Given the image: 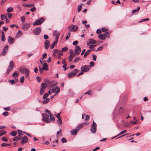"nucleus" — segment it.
Here are the masks:
<instances>
[{
    "instance_id": "obj_1",
    "label": "nucleus",
    "mask_w": 151,
    "mask_h": 151,
    "mask_svg": "<svg viewBox=\"0 0 151 151\" xmlns=\"http://www.w3.org/2000/svg\"><path fill=\"white\" fill-rule=\"evenodd\" d=\"M52 52H53V56L59 58H60V56H62L63 55V53L61 51L57 50L54 49Z\"/></svg>"
},
{
    "instance_id": "obj_2",
    "label": "nucleus",
    "mask_w": 151,
    "mask_h": 151,
    "mask_svg": "<svg viewBox=\"0 0 151 151\" xmlns=\"http://www.w3.org/2000/svg\"><path fill=\"white\" fill-rule=\"evenodd\" d=\"M45 19L43 18H41L39 19L36 20L35 22L33 23L34 26L36 25H40L44 21Z\"/></svg>"
},
{
    "instance_id": "obj_3",
    "label": "nucleus",
    "mask_w": 151,
    "mask_h": 151,
    "mask_svg": "<svg viewBox=\"0 0 151 151\" xmlns=\"http://www.w3.org/2000/svg\"><path fill=\"white\" fill-rule=\"evenodd\" d=\"M19 140L21 141V144L23 145L27 143L28 141V139L27 137L24 135L23 137L20 136Z\"/></svg>"
},
{
    "instance_id": "obj_4",
    "label": "nucleus",
    "mask_w": 151,
    "mask_h": 151,
    "mask_svg": "<svg viewBox=\"0 0 151 151\" xmlns=\"http://www.w3.org/2000/svg\"><path fill=\"white\" fill-rule=\"evenodd\" d=\"M79 71V70L75 69L70 73H68V76L69 78H72L75 76Z\"/></svg>"
},
{
    "instance_id": "obj_5",
    "label": "nucleus",
    "mask_w": 151,
    "mask_h": 151,
    "mask_svg": "<svg viewBox=\"0 0 151 151\" xmlns=\"http://www.w3.org/2000/svg\"><path fill=\"white\" fill-rule=\"evenodd\" d=\"M42 116L43 118L42 119V120L45 121L46 123H49L50 122V120L49 119V115H47L45 114H42Z\"/></svg>"
},
{
    "instance_id": "obj_6",
    "label": "nucleus",
    "mask_w": 151,
    "mask_h": 151,
    "mask_svg": "<svg viewBox=\"0 0 151 151\" xmlns=\"http://www.w3.org/2000/svg\"><path fill=\"white\" fill-rule=\"evenodd\" d=\"M91 130L92 133H94L96 132V124L95 122L93 121V124L91 125Z\"/></svg>"
},
{
    "instance_id": "obj_7",
    "label": "nucleus",
    "mask_w": 151,
    "mask_h": 151,
    "mask_svg": "<svg viewBox=\"0 0 151 151\" xmlns=\"http://www.w3.org/2000/svg\"><path fill=\"white\" fill-rule=\"evenodd\" d=\"M60 91V89L59 87L57 86L51 89V92L52 93H55V95H57Z\"/></svg>"
},
{
    "instance_id": "obj_8",
    "label": "nucleus",
    "mask_w": 151,
    "mask_h": 151,
    "mask_svg": "<svg viewBox=\"0 0 151 151\" xmlns=\"http://www.w3.org/2000/svg\"><path fill=\"white\" fill-rule=\"evenodd\" d=\"M107 34H109V33L108 32H105L104 34L99 35H98V37L101 40H104L107 37Z\"/></svg>"
},
{
    "instance_id": "obj_9",
    "label": "nucleus",
    "mask_w": 151,
    "mask_h": 151,
    "mask_svg": "<svg viewBox=\"0 0 151 151\" xmlns=\"http://www.w3.org/2000/svg\"><path fill=\"white\" fill-rule=\"evenodd\" d=\"M76 48L74 52L76 55H78L81 51V49L78 45L76 46Z\"/></svg>"
},
{
    "instance_id": "obj_10",
    "label": "nucleus",
    "mask_w": 151,
    "mask_h": 151,
    "mask_svg": "<svg viewBox=\"0 0 151 151\" xmlns=\"http://www.w3.org/2000/svg\"><path fill=\"white\" fill-rule=\"evenodd\" d=\"M89 70L88 65H85L82 66L81 68V70L82 72H86L88 71Z\"/></svg>"
},
{
    "instance_id": "obj_11",
    "label": "nucleus",
    "mask_w": 151,
    "mask_h": 151,
    "mask_svg": "<svg viewBox=\"0 0 151 151\" xmlns=\"http://www.w3.org/2000/svg\"><path fill=\"white\" fill-rule=\"evenodd\" d=\"M8 49V46L7 45H6L4 46L3 50V52L1 53V55H2L4 56L6 55L7 51Z\"/></svg>"
},
{
    "instance_id": "obj_12",
    "label": "nucleus",
    "mask_w": 151,
    "mask_h": 151,
    "mask_svg": "<svg viewBox=\"0 0 151 151\" xmlns=\"http://www.w3.org/2000/svg\"><path fill=\"white\" fill-rule=\"evenodd\" d=\"M41 31L40 27H37L35 28L34 31V33L35 35H38Z\"/></svg>"
},
{
    "instance_id": "obj_13",
    "label": "nucleus",
    "mask_w": 151,
    "mask_h": 151,
    "mask_svg": "<svg viewBox=\"0 0 151 151\" xmlns=\"http://www.w3.org/2000/svg\"><path fill=\"white\" fill-rule=\"evenodd\" d=\"M57 82L55 81H51L49 82L48 85L50 87H52L56 85Z\"/></svg>"
},
{
    "instance_id": "obj_14",
    "label": "nucleus",
    "mask_w": 151,
    "mask_h": 151,
    "mask_svg": "<svg viewBox=\"0 0 151 151\" xmlns=\"http://www.w3.org/2000/svg\"><path fill=\"white\" fill-rule=\"evenodd\" d=\"M14 41V38L10 36H9L8 38V41L10 45L12 44Z\"/></svg>"
},
{
    "instance_id": "obj_15",
    "label": "nucleus",
    "mask_w": 151,
    "mask_h": 151,
    "mask_svg": "<svg viewBox=\"0 0 151 151\" xmlns=\"http://www.w3.org/2000/svg\"><path fill=\"white\" fill-rule=\"evenodd\" d=\"M50 42L48 40H46L44 42L45 44V49L47 50L48 49L49 47Z\"/></svg>"
},
{
    "instance_id": "obj_16",
    "label": "nucleus",
    "mask_w": 151,
    "mask_h": 151,
    "mask_svg": "<svg viewBox=\"0 0 151 151\" xmlns=\"http://www.w3.org/2000/svg\"><path fill=\"white\" fill-rule=\"evenodd\" d=\"M30 26L29 23H25L23 26V29L24 30H27L30 27Z\"/></svg>"
},
{
    "instance_id": "obj_17",
    "label": "nucleus",
    "mask_w": 151,
    "mask_h": 151,
    "mask_svg": "<svg viewBox=\"0 0 151 151\" xmlns=\"http://www.w3.org/2000/svg\"><path fill=\"white\" fill-rule=\"evenodd\" d=\"M72 27V30L73 31H76L78 28V27L77 25H73L71 26H70L68 27L69 28H70V27Z\"/></svg>"
},
{
    "instance_id": "obj_18",
    "label": "nucleus",
    "mask_w": 151,
    "mask_h": 151,
    "mask_svg": "<svg viewBox=\"0 0 151 151\" xmlns=\"http://www.w3.org/2000/svg\"><path fill=\"white\" fill-rule=\"evenodd\" d=\"M78 131L76 129V128L75 129L72 130L71 131V134L73 135H76Z\"/></svg>"
},
{
    "instance_id": "obj_19",
    "label": "nucleus",
    "mask_w": 151,
    "mask_h": 151,
    "mask_svg": "<svg viewBox=\"0 0 151 151\" xmlns=\"http://www.w3.org/2000/svg\"><path fill=\"white\" fill-rule=\"evenodd\" d=\"M43 69L46 70H47L48 69V66L47 64L45 63H44L43 65L42 66Z\"/></svg>"
},
{
    "instance_id": "obj_20",
    "label": "nucleus",
    "mask_w": 151,
    "mask_h": 151,
    "mask_svg": "<svg viewBox=\"0 0 151 151\" xmlns=\"http://www.w3.org/2000/svg\"><path fill=\"white\" fill-rule=\"evenodd\" d=\"M13 61L11 60L9 63V65L8 66V68H11V69H13Z\"/></svg>"
},
{
    "instance_id": "obj_21",
    "label": "nucleus",
    "mask_w": 151,
    "mask_h": 151,
    "mask_svg": "<svg viewBox=\"0 0 151 151\" xmlns=\"http://www.w3.org/2000/svg\"><path fill=\"white\" fill-rule=\"evenodd\" d=\"M44 100L42 101V102L43 104H46L48 103L50 99L49 98L46 99H44Z\"/></svg>"
},
{
    "instance_id": "obj_22",
    "label": "nucleus",
    "mask_w": 151,
    "mask_h": 151,
    "mask_svg": "<svg viewBox=\"0 0 151 151\" xmlns=\"http://www.w3.org/2000/svg\"><path fill=\"white\" fill-rule=\"evenodd\" d=\"M89 43L91 44H95L96 43V41L92 38L89 39Z\"/></svg>"
},
{
    "instance_id": "obj_23",
    "label": "nucleus",
    "mask_w": 151,
    "mask_h": 151,
    "mask_svg": "<svg viewBox=\"0 0 151 151\" xmlns=\"http://www.w3.org/2000/svg\"><path fill=\"white\" fill-rule=\"evenodd\" d=\"M5 40V35L4 32H2L1 41L4 42Z\"/></svg>"
},
{
    "instance_id": "obj_24",
    "label": "nucleus",
    "mask_w": 151,
    "mask_h": 151,
    "mask_svg": "<svg viewBox=\"0 0 151 151\" xmlns=\"http://www.w3.org/2000/svg\"><path fill=\"white\" fill-rule=\"evenodd\" d=\"M7 18V16L6 14L2 15L1 17V18L2 20H4L5 19H6Z\"/></svg>"
},
{
    "instance_id": "obj_25",
    "label": "nucleus",
    "mask_w": 151,
    "mask_h": 151,
    "mask_svg": "<svg viewBox=\"0 0 151 151\" xmlns=\"http://www.w3.org/2000/svg\"><path fill=\"white\" fill-rule=\"evenodd\" d=\"M54 35L55 36V37H59L60 33L59 32H57L56 31H55L54 32Z\"/></svg>"
},
{
    "instance_id": "obj_26",
    "label": "nucleus",
    "mask_w": 151,
    "mask_h": 151,
    "mask_svg": "<svg viewBox=\"0 0 151 151\" xmlns=\"http://www.w3.org/2000/svg\"><path fill=\"white\" fill-rule=\"evenodd\" d=\"M83 125L81 124L79 125L76 128L78 131L83 127Z\"/></svg>"
},
{
    "instance_id": "obj_27",
    "label": "nucleus",
    "mask_w": 151,
    "mask_h": 151,
    "mask_svg": "<svg viewBox=\"0 0 151 151\" xmlns=\"http://www.w3.org/2000/svg\"><path fill=\"white\" fill-rule=\"evenodd\" d=\"M56 44V41H55L50 46V47L51 49H52L54 48V46Z\"/></svg>"
},
{
    "instance_id": "obj_28",
    "label": "nucleus",
    "mask_w": 151,
    "mask_h": 151,
    "mask_svg": "<svg viewBox=\"0 0 151 151\" xmlns=\"http://www.w3.org/2000/svg\"><path fill=\"white\" fill-rule=\"evenodd\" d=\"M26 69L24 68L23 67H20L19 68V71L22 73H23L25 71V70Z\"/></svg>"
},
{
    "instance_id": "obj_29",
    "label": "nucleus",
    "mask_w": 151,
    "mask_h": 151,
    "mask_svg": "<svg viewBox=\"0 0 151 151\" xmlns=\"http://www.w3.org/2000/svg\"><path fill=\"white\" fill-rule=\"evenodd\" d=\"M19 74V72H15L12 74V75L14 77H16Z\"/></svg>"
},
{
    "instance_id": "obj_30",
    "label": "nucleus",
    "mask_w": 151,
    "mask_h": 151,
    "mask_svg": "<svg viewBox=\"0 0 151 151\" xmlns=\"http://www.w3.org/2000/svg\"><path fill=\"white\" fill-rule=\"evenodd\" d=\"M127 131V130H124L122 131H121L116 136H118L120 135H121L122 134H124L126 133Z\"/></svg>"
},
{
    "instance_id": "obj_31",
    "label": "nucleus",
    "mask_w": 151,
    "mask_h": 151,
    "mask_svg": "<svg viewBox=\"0 0 151 151\" xmlns=\"http://www.w3.org/2000/svg\"><path fill=\"white\" fill-rule=\"evenodd\" d=\"M49 95L47 93H45L43 96V99H47V97Z\"/></svg>"
},
{
    "instance_id": "obj_32",
    "label": "nucleus",
    "mask_w": 151,
    "mask_h": 151,
    "mask_svg": "<svg viewBox=\"0 0 151 151\" xmlns=\"http://www.w3.org/2000/svg\"><path fill=\"white\" fill-rule=\"evenodd\" d=\"M6 132L4 130H1L0 131V137L5 134Z\"/></svg>"
},
{
    "instance_id": "obj_33",
    "label": "nucleus",
    "mask_w": 151,
    "mask_h": 151,
    "mask_svg": "<svg viewBox=\"0 0 151 151\" xmlns=\"http://www.w3.org/2000/svg\"><path fill=\"white\" fill-rule=\"evenodd\" d=\"M11 144H7L3 143L1 145V146L2 147H6L7 145H10Z\"/></svg>"
},
{
    "instance_id": "obj_34",
    "label": "nucleus",
    "mask_w": 151,
    "mask_h": 151,
    "mask_svg": "<svg viewBox=\"0 0 151 151\" xmlns=\"http://www.w3.org/2000/svg\"><path fill=\"white\" fill-rule=\"evenodd\" d=\"M20 135H18L17 137H15L13 139L14 141H17L18 140H19Z\"/></svg>"
},
{
    "instance_id": "obj_35",
    "label": "nucleus",
    "mask_w": 151,
    "mask_h": 151,
    "mask_svg": "<svg viewBox=\"0 0 151 151\" xmlns=\"http://www.w3.org/2000/svg\"><path fill=\"white\" fill-rule=\"evenodd\" d=\"M69 52L70 53V55H73L74 56L75 54V55L72 49H70L69 50Z\"/></svg>"
},
{
    "instance_id": "obj_36",
    "label": "nucleus",
    "mask_w": 151,
    "mask_h": 151,
    "mask_svg": "<svg viewBox=\"0 0 151 151\" xmlns=\"http://www.w3.org/2000/svg\"><path fill=\"white\" fill-rule=\"evenodd\" d=\"M73 56L70 55L68 56V58L69 61L70 62H71L73 60Z\"/></svg>"
},
{
    "instance_id": "obj_37",
    "label": "nucleus",
    "mask_w": 151,
    "mask_h": 151,
    "mask_svg": "<svg viewBox=\"0 0 151 151\" xmlns=\"http://www.w3.org/2000/svg\"><path fill=\"white\" fill-rule=\"evenodd\" d=\"M13 11V9L12 7H9L7 9V11L8 12H12Z\"/></svg>"
},
{
    "instance_id": "obj_38",
    "label": "nucleus",
    "mask_w": 151,
    "mask_h": 151,
    "mask_svg": "<svg viewBox=\"0 0 151 151\" xmlns=\"http://www.w3.org/2000/svg\"><path fill=\"white\" fill-rule=\"evenodd\" d=\"M24 72L26 75V77H27V76H28L29 75V71L28 70L26 69L25 70Z\"/></svg>"
},
{
    "instance_id": "obj_39",
    "label": "nucleus",
    "mask_w": 151,
    "mask_h": 151,
    "mask_svg": "<svg viewBox=\"0 0 151 151\" xmlns=\"http://www.w3.org/2000/svg\"><path fill=\"white\" fill-rule=\"evenodd\" d=\"M84 94H88V95H91L92 94L91 91V90H89L85 93H84Z\"/></svg>"
},
{
    "instance_id": "obj_40",
    "label": "nucleus",
    "mask_w": 151,
    "mask_h": 151,
    "mask_svg": "<svg viewBox=\"0 0 151 151\" xmlns=\"http://www.w3.org/2000/svg\"><path fill=\"white\" fill-rule=\"evenodd\" d=\"M11 135L13 136H15L17 134V132L15 131L12 132L11 133Z\"/></svg>"
},
{
    "instance_id": "obj_41",
    "label": "nucleus",
    "mask_w": 151,
    "mask_h": 151,
    "mask_svg": "<svg viewBox=\"0 0 151 151\" xmlns=\"http://www.w3.org/2000/svg\"><path fill=\"white\" fill-rule=\"evenodd\" d=\"M149 19L148 18H145L142 19L140 20L139 21V22H144L145 21H147L149 20Z\"/></svg>"
},
{
    "instance_id": "obj_42",
    "label": "nucleus",
    "mask_w": 151,
    "mask_h": 151,
    "mask_svg": "<svg viewBox=\"0 0 151 151\" xmlns=\"http://www.w3.org/2000/svg\"><path fill=\"white\" fill-rule=\"evenodd\" d=\"M81 60V59L80 58L76 57L74 59L73 61L74 62H76L79 60Z\"/></svg>"
},
{
    "instance_id": "obj_43",
    "label": "nucleus",
    "mask_w": 151,
    "mask_h": 151,
    "mask_svg": "<svg viewBox=\"0 0 151 151\" xmlns=\"http://www.w3.org/2000/svg\"><path fill=\"white\" fill-rule=\"evenodd\" d=\"M41 88H42V89H44V88H45L46 87V84L45 83H42L41 84Z\"/></svg>"
},
{
    "instance_id": "obj_44",
    "label": "nucleus",
    "mask_w": 151,
    "mask_h": 151,
    "mask_svg": "<svg viewBox=\"0 0 151 151\" xmlns=\"http://www.w3.org/2000/svg\"><path fill=\"white\" fill-rule=\"evenodd\" d=\"M22 32L19 30H18L17 34V35L18 37H20L22 35Z\"/></svg>"
},
{
    "instance_id": "obj_45",
    "label": "nucleus",
    "mask_w": 151,
    "mask_h": 151,
    "mask_svg": "<svg viewBox=\"0 0 151 151\" xmlns=\"http://www.w3.org/2000/svg\"><path fill=\"white\" fill-rule=\"evenodd\" d=\"M68 50V48L66 47H64L62 49L61 52H65Z\"/></svg>"
},
{
    "instance_id": "obj_46",
    "label": "nucleus",
    "mask_w": 151,
    "mask_h": 151,
    "mask_svg": "<svg viewBox=\"0 0 151 151\" xmlns=\"http://www.w3.org/2000/svg\"><path fill=\"white\" fill-rule=\"evenodd\" d=\"M91 51H92V50H88L86 52L85 54L87 56L90 54Z\"/></svg>"
},
{
    "instance_id": "obj_47",
    "label": "nucleus",
    "mask_w": 151,
    "mask_h": 151,
    "mask_svg": "<svg viewBox=\"0 0 151 151\" xmlns=\"http://www.w3.org/2000/svg\"><path fill=\"white\" fill-rule=\"evenodd\" d=\"M57 122L58 124H61L62 123V122L61 119L60 118L58 119L57 120Z\"/></svg>"
},
{
    "instance_id": "obj_48",
    "label": "nucleus",
    "mask_w": 151,
    "mask_h": 151,
    "mask_svg": "<svg viewBox=\"0 0 151 151\" xmlns=\"http://www.w3.org/2000/svg\"><path fill=\"white\" fill-rule=\"evenodd\" d=\"M25 17L24 16H23L21 18V21L22 22H25Z\"/></svg>"
},
{
    "instance_id": "obj_49",
    "label": "nucleus",
    "mask_w": 151,
    "mask_h": 151,
    "mask_svg": "<svg viewBox=\"0 0 151 151\" xmlns=\"http://www.w3.org/2000/svg\"><path fill=\"white\" fill-rule=\"evenodd\" d=\"M61 141L62 143H65L67 142L66 139L65 138H63L61 139Z\"/></svg>"
},
{
    "instance_id": "obj_50",
    "label": "nucleus",
    "mask_w": 151,
    "mask_h": 151,
    "mask_svg": "<svg viewBox=\"0 0 151 151\" xmlns=\"http://www.w3.org/2000/svg\"><path fill=\"white\" fill-rule=\"evenodd\" d=\"M45 112L46 113L47 112L50 115V117H51V116H52V114L51 112L49 110H48L47 109H46L45 110Z\"/></svg>"
},
{
    "instance_id": "obj_51",
    "label": "nucleus",
    "mask_w": 151,
    "mask_h": 151,
    "mask_svg": "<svg viewBox=\"0 0 151 151\" xmlns=\"http://www.w3.org/2000/svg\"><path fill=\"white\" fill-rule=\"evenodd\" d=\"M45 90L44 89L41 88L40 91V94L42 95L44 92Z\"/></svg>"
},
{
    "instance_id": "obj_52",
    "label": "nucleus",
    "mask_w": 151,
    "mask_h": 151,
    "mask_svg": "<svg viewBox=\"0 0 151 151\" xmlns=\"http://www.w3.org/2000/svg\"><path fill=\"white\" fill-rule=\"evenodd\" d=\"M12 69H11V68H8L6 73V74H9L10 72V71L12 70Z\"/></svg>"
},
{
    "instance_id": "obj_53",
    "label": "nucleus",
    "mask_w": 151,
    "mask_h": 151,
    "mask_svg": "<svg viewBox=\"0 0 151 151\" xmlns=\"http://www.w3.org/2000/svg\"><path fill=\"white\" fill-rule=\"evenodd\" d=\"M94 65V63L92 61L90 63L89 66L90 67H93Z\"/></svg>"
},
{
    "instance_id": "obj_54",
    "label": "nucleus",
    "mask_w": 151,
    "mask_h": 151,
    "mask_svg": "<svg viewBox=\"0 0 151 151\" xmlns=\"http://www.w3.org/2000/svg\"><path fill=\"white\" fill-rule=\"evenodd\" d=\"M93 60L95 61L96 59V56L95 55H92Z\"/></svg>"
},
{
    "instance_id": "obj_55",
    "label": "nucleus",
    "mask_w": 151,
    "mask_h": 151,
    "mask_svg": "<svg viewBox=\"0 0 151 151\" xmlns=\"http://www.w3.org/2000/svg\"><path fill=\"white\" fill-rule=\"evenodd\" d=\"M4 109L5 111H9L11 109V108L9 107H5L4 108Z\"/></svg>"
},
{
    "instance_id": "obj_56",
    "label": "nucleus",
    "mask_w": 151,
    "mask_h": 151,
    "mask_svg": "<svg viewBox=\"0 0 151 151\" xmlns=\"http://www.w3.org/2000/svg\"><path fill=\"white\" fill-rule=\"evenodd\" d=\"M8 113L7 112L5 111L2 114L4 116H6L8 115Z\"/></svg>"
},
{
    "instance_id": "obj_57",
    "label": "nucleus",
    "mask_w": 151,
    "mask_h": 151,
    "mask_svg": "<svg viewBox=\"0 0 151 151\" xmlns=\"http://www.w3.org/2000/svg\"><path fill=\"white\" fill-rule=\"evenodd\" d=\"M24 77L23 76L20 78V81L21 82V83H22L24 82Z\"/></svg>"
},
{
    "instance_id": "obj_58",
    "label": "nucleus",
    "mask_w": 151,
    "mask_h": 151,
    "mask_svg": "<svg viewBox=\"0 0 151 151\" xmlns=\"http://www.w3.org/2000/svg\"><path fill=\"white\" fill-rule=\"evenodd\" d=\"M9 82H10L12 84H14L16 83V82H14V80L13 79L11 80H9Z\"/></svg>"
},
{
    "instance_id": "obj_59",
    "label": "nucleus",
    "mask_w": 151,
    "mask_h": 151,
    "mask_svg": "<svg viewBox=\"0 0 151 151\" xmlns=\"http://www.w3.org/2000/svg\"><path fill=\"white\" fill-rule=\"evenodd\" d=\"M36 9L35 8V7H33L32 8L30 9V10L33 12H34V11H35V10H36Z\"/></svg>"
},
{
    "instance_id": "obj_60",
    "label": "nucleus",
    "mask_w": 151,
    "mask_h": 151,
    "mask_svg": "<svg viewBox=\"0 0 151 151\" xmlns=\"http://www.w3.org/2000/svg\"><path fill=\"white\" fill-rule=\"evenodd\" d=\"M17 131L18 132V134H19V135H20V136H21V135H23V134L20 133V132H22V131L19 130H17Z\"/></svg>"
},
{
    "instance_id": "obj_61",
    "label": "nucleus",
    "mask_w": 151,
    "mask_h": 151,
    "mask_svg": "<svg viewBox=\"0 0 151 151\" xmlns=\"http://www.w3.org/2000/svg\"><path fill=\"white\" fill-rule=\"evenodd\" d=\"M47 56V54L44 53L42 54V58H46Z\"/></svg>"
},
{
    "instance_id": "obj_62",
    "label": "nucleus",
    "mask_w": 151,
    "mask_h": 151,
    "mask_svg": "<svg viewBox=\"0 0 151 151\" xmlns=\"http://www.w3.org/2000/svg\"><path fill=\"white\" fill-rule=\"evenodd\" d=\"M7 14L8 15V17L9 18H11L12 16V14L11 13H7Z\"/></svg>"
},
{
    "instance_id": "obj_63",
    "label": "nucleus",
    "mask_w": 151,
    "mask_h": 151,
    "mask_svg": "<svg viewBox=\"0 0 151 151\" xmlns=\"http://www.w3.org/2000/svg\"><path fill=\"white\" fill-rule=\"evenodd\" d=\"M1 139L3 141L7 142L8 141V139L5 137H2Z\"/></svg>"
},
{
    "instance_id": "obj_64",
    "label": "nucleus",
    "mask_w": 151,
    "mask_h": 151,
    "mask_svg": "<svg viewBox=\"0 0 151 151\" xmlns=\"http://www.w3.org/2000/svg\"><path fill=\"white\" fill-rule=\"evenodd\" d=\"M49 38L48 36L47 35H44V39L46 40Z\"/></svg>"
}]
</instances>
